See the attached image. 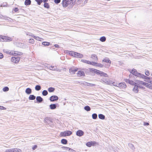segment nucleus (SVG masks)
<instances>
[{
    "mask_svg": "<svg viewBox=\"0 0 152 152\" xmlns=\"http://www.w3.org/2000/svg\"><path fill=\"white\" fill-rule=\"evenodd\" d=\"M76 0H67V8H71L73 6Z\"/></svg>",
    "mask_w": 152,
    "mask_h": 152,
    "instance_id": "1",
    "label": "nucleus"
},
{
    "mask_svg": "<svg viewBox=\"0 0 152 152\" xmlns=\"http://www.w3.org/2000/svg\"><path fill=\"white\" fill-rule=\"evenodd\" d=\"M20 59V57H12L11 59V61L13 63L17 64L18 63Z\"/></svg>",
    "mask_w": 152,
    "mask_h": 152,
    "instance_id": "2",
    "label": "nucleus"
},
{
    "mask_svg": "<svg viewBox=\"0 0 152 152\" xmlns=\"http://www.w3.org/2000/svg\"><path fill=\"white\" fill-rule=\"evenodd\" d=\"M131 73L133 75L139 77H140L141 74L140 73H138L137 70L134 69H132Z\"/></svg>",
    "mask_w": 152,
    "mask_h": 152,
    "instance_id": "3",
    "label": "nucleus"
},
{
    "mask_svg": "<svg viewBox=\"0 0 152 152\" xmlns=\"http://www.w3.org/2000/svg\"><path fill=\"white\" fill-rule=\"evenodd\" d=\"M3 42H10L12 41V38L11 37L6 36H3Z\"/></svg>",
    "mask_w": 152,
    "mask_h": 152,
    "instance_id": "4",
    "label": "nucleus"
},
{
    "mask_svg": "<svg viewBox=\"0 0 152 152\" xmlns=\"http://www.w3.org/2000/svg\"><path fill=\"white\" fill-rule=\"evenodd\" d=\"M117 87L120 88L121 89H124L125 88L126 86L125 83L123 82L118 84Z\"/></svg>",
    "mask_w": 152,
    "mask_h": 152,
    "instance_id": "5",
    "label": "nucleus"
},
{
    "mask_svg": "<svg viewBox=\"0 0 152 152\" xmlns=\"http://www.w3.org/2000/svg\"><path fill=\"white\" fill-rule=\"evenodd\" d=\"M12 55H14V56H20L23 55V53L20 52H16L15 51H12V52L11 53Z\"/></svg>",
    "mask_w": 152,
    "mask_h": 152,
    "instance_id": "6",
    "label": "nucleus"
},
{
    "mask_svg": "<svg viewBox=\"0 0 152 152\" xmlns=\"http://www.w3.org/2000/svg\"><path fill=\"white\" fill-rule=\"evenodd\" d=\"M137 84H141L145 86H146V85H148V83L145 82L143 81L140 80H137L136 81Z\"/></svg>",
    "mask_w": 152,
    "mask_h": 152,
    "instance_id": "7",
    "label": "nucleus"
},
{
    "mask_svg": "<svg viewBox=\"0 0 152 152\" xmlns=\"http://www.w3.org/2000/svg\"><path fill=\"white\" fill-rule=\"evenodd\" d=\"M96 144V142L95 141L89 142L86 143V145L88 147H91L92 145H94Z\"/></svg>",
    "mask_w": 152,
    "mask_h": 152,
    "instance_id": "8",
    "label": "nucleus"
},
{
    "mask_svg": "<svg viewBox=\"0 0 152 152\" xmlns=\"http://www.w3.org/2000/svg\"><path fill=\"white\" fill-rule=\"evenodd\" d=\"M84 134V132L81 130H79L76 132V135L78 136L81 137Z\"/></svg>",
    "mask_w": 152,
    "mask_h": 152,
    "instance_id": "9",
    "label": "nucleus"
},
{
    "mask_svg": "<svg viewBox=\"0 0 152 152\" xmlns=\"http://www.w3.org/2000/svg\"><path fill=\"white\" fill-rule=\"evenodd\" d=\"M133 91L135 93H137L139 91L138 86L135 84L134 85V87L133 89Z\"/></svg>",
    "mask_w": 152,
    "mask_h": 152,
    "instance_id": "10",
    "label": "nucleus"
},
{
    "mask_svg": "<svg viewBox=\"0 0 152 152\" xmlns=\"http://www.w3.org/2000/svg\"><path fill=\"white\" fill-rule=\"evenodd\" d=\"M58 99V97L56 96H52L50 97V100L53 102L57 100Z\"/></svg>",
    "mask_w": 152,
    "mask_h": 152,
    "instance_id": "11",
    "label": "nucleus"
},
{
    "mask_svg": "<svg viewBox=\"0 0 152 152\" xmlns=\"http://www.w3.org/2000/svg\"><path fill=\"white\" fill-rule=\"evenodd\" d=\"M74 57L76 58H82L83 57V55L82 54L76 52L75 55H74Z\"/></svg>",
    "mask_w": 152,
    "mask_h": 152,
    "instance_id": "12",
    "label": "nucleus"
},
{
    "mask_svg": "<svg viewBox=\"0 0 152 152\" xmlns=\"http://www.w3.org/2000/svg\"><path fill=\"white\" fill-rule=\"evenodd\" d=\"M69 72L71 74H73L75 73L77 71V69H75L74 68H72L69 69Z\"/></svg>",
    "mask_w": 152,
    "mask_h": 152,
    "instance_id": "13",
    "label": "nucleus"
},
{
    "mask_svg": "<svg viewBox=\"0 0 152 152\" xmlns=\"http://www.w3.org/2000/svg\"><path fill=\"white\" fill-rule=\"evenodd\" d=\"M98 74L102 76L105 77H107V75L106 73L99 70V72H98Z\"/></svg>",
    "mask_w": 152,
    "mask_h": 152,
    "instance_id": "14",
    "label": "nucleus"
},
{
    "mask_svg": "<svg viewBox=\"0 0 152 152\" xmlns=\"http://www.w3.org/2000/svg\"><path fill=\"white\" fill-rule=\"evenodd\" d=\"M88 64H90V65H94V66H100L101 65V64H98L96 63V62H91V61H89V63Z\"/></svg>",
    "mask_w": 152,
    "mask_h": 152,
    "instance_id": "15",
    "label": "nucleus"
},
{
    "mask_svg": "<svg viewBox=\"0 0 152 152\" xmlns=\"http://www.w3.org/2000/svg\"><path fill=\"white\" fill-rule=\"evenodd\" d=\"M76 53V52H75L67 50V55L68 54L69 55L72 56L73 57H74V55H75V54Z\"/></svg>",
    "mask_w": 152,
    "mask_h": 152,
    "instance_id": "16",
    "label": "nucleus"
},
{
    "mask_svg": "<svg viewBox=\"0 0 152 152\" xmlns=\"http://www.w3.org/2000/svg\"><path fill=\"white\" fill-rule=\"evenodd\" d=\"M91 58L95 61H97L98 60L97 56L95 54L92 55L91 56Z\"/></svg>",
    "mask_w": 152,
    "mask_h": 152,
    "instance_id": "17",
    "label": "nucleus"
},
{
    "mask_svg": "<svg viewBox=\"0 0 152 152\" xmlns=\"http://www.w3.org/2000/svg\"><path fill=\"white\" fill-rule=\"evenodd\" d=\"M36 100L39 103H41L43 101L42 98L40 96H37L36 98Z\"/></svg>",
    "mask_w": 152,
    "mask_h": 152,
    "instance_id": "18",
    "label": "nucleus"
},
{
    "mask_svg": "<svg viewBox=\"0 0 152 152\" xmlns=\"http://www.w3.org/2000/svg\"><path fill=\"white\" fill-rule=\"evenodd\" d=\"M90 70L91 72L96 73L97 74H98V72H99V70H97L94 68H90Z\"/></svg>",
    "mask_w": 152,
    "mask_h": 152,
    "instance_id": "19",
    "label": "nucleus"
},
{
    "mask_svg": "<svg viewBox=\"0 0 152 152\" xmlns=\"http://www.w3.org/2000/svg\"><path fill=\"white\" fill-rule=\"evenodd\" d=\"M33 38H34V39H36L37 40L39 41H41L42 40H43V39L41 38H40V37H38V36H32Z\"/></svg>",
    "mask_w": 152,
    "mask_h": 152,
    "instance_id": "20",
    "label": "nucleus"
},
{
    "mask_svg": "<svg viewBox=\"0 0 152 152\" xmlns=\"http://www.w3.org/2000/svg\"><path fill=\"white\" fill-rule=\"evenodd\" d=\"M31 88H28L26 89V93L28 94H29L31 93Z\"/></svg>",
    "mask_w": 152,
    "mask_h": 152,
    "instance_id": "21",
    "label": "nucleus"
},
{
    "mask_svg": "<svg viewBox=\"0 0 152 152\" xmlns=\"http://www.w3.org/2000/svg\"><path fill=\"white\" fill-rule=\"evenodd\" d=\"M112 81L108 82V81H106V82H105V83L107 84H110V83H112L114 86L117 87V86H118V84H116V83H115L114 82H113L112 83Z\"/></svg>",
    "mask_w": 152,
    "mask_h": 152,
    "instance_id": "22",
    "label": "nucleus"
},
{
    "mask_svg": "<svg viewBox=\"0 0 152 152\" xmlns=\"http://www.w3.org/2000/svg\"><path fill=\"white\" fill-rule=\"evenodd\" d=\"M140 77L146 79H150L149 77L146 76L142 74H141V75L140 76Z\"/></svg>",
    "mask_w": 152,
    "mask_h": 152,
    "instance_id": "23",
    "label": "nucleus"
},
{
    "mask_svg": "<svg viewBox=\"0 0 152 152\" xmlns=\"http://www.w3.org/2000/svg\"><path fill=\"white\" fill-rule=\"evenodd\" d=\"M98 117L99 118L102 120L104 119L105 118V116L102 114H99Z\"/></svg>",
    "mask_w": 152,
    "mask_h": 152,
    "instance_id": "24",
    "label": "nucleus"
},
{
    "mask_svg": "<svg viewBox=\"0 0 152 152\" xmlns=\"http://www.w3.org/2000/svg\"><path fill=\"white\" fill-rule=\"evenodd\" d=\"M102 61L108 63L110 64L111 63V61L108 58L104 59L102 60Z\"/></svg>",
    "mask_w": 152,
    "mask_h": 152,
    "instance_id": "25",
    "label": "nucleus"
},
{
    "mask_svg": "<svg viewBox=\"0 0 152 152\" xmlns=\"http://www.w3.org/2000/svg\"><path fill=\"white\" fill-rule=\"evenodd\" d=\"M51 109L53 110L56 108V105L55 104H51L50 106Z\"/></svg>",
    "mask_w": 152,
    "mask_h": 152,
    "instance_id": "26",
    "label": "nucleus"
},
{
    "mask_svg": "<svg viewBox=\"0 0 152 152\" xmlns=\"http://www.w3.org/2000/svg\"><path fill=\"white\" fill-rule=\"evenodd\" d=\"M62 4L63 7H66V0H63Z\"/></svg>",
    "mask_w": 152,
    "mask_h": 152,
    "instance_id": "27",
    "label": "nucleus"
},
{
    "mask_svg": "<svg viewBox=\"0 0 152 152\" xmlns=\"http://www.w3.org/2000/svg\"><path fill=\"white\" fill-rule=\"evenodd\" d=\"M77 74L80 76H84L85 75L84 72L82 71H79L77 72Z\"/></svg>",
    "mask_w": 152,
    "mask_h": 152,
    "instance_id": "28",
    "label": "nucleus"
},
{
    "mask_svg": "<svg viewBox=\"0 0 152 152\" xmlns=\"http://www.w3.org/2000/svg\"><path fill=\"white\" fill-rule=\"evenodd\" d=\"M31 1L30 0H26L25 2V4L26 5H29L31 4Z\"/></svg>",
    "mask_w": 152,
    "mask_h": 152,
    "instance_id": "29",
    "label": "nucleus"
},
{
    "mask_svg": "<svg viewBox=\"0 0 152 152\" xmlns=\"http://www.w3.org/2000/svg\"><path fill=\"white\" fill-rule=\"evenodd\" d=\"M35 96L34 95H30L29 97V99L31 100H33L35 99Z\"/></svg>",
    "mask_w": 152,
    "mask_h": 152,
    "instance_id": "30",
    "label": "nucleus"
},
{
    "mask_svg": "<svg viewBox=\"0 0 152 152\" xmlns=\"http://www.w3.org/2000/svg\"><path fill=\"white\" fill-rule=\"evenodd\" d=\"M84 109L87 111H90L91 110V108L88 106H85L84 107Z\"/></svg>",
    "mask_w": 152,
    "mask_h": 152,
    "instance_id": "31",
    "label": "nucleus"
},
{
    "mask_svg": "<svg viewBox=\"0 0 152 152\" xmlns=\"http://www.w3.org/2000/svg\"><path fill=\"white\" fill-rule=\"evenodd\" d=\"M42 44L43 45L45 46H49L50 45V42H43Z\"/></svg>",
    "mask_w": 152,
    "mask_h": 152,
    "instance_id": "32",
    "label": "nucleus"
},
{
    "mask_svg": "<svg viewBox=\"0 0 152 152\" xmlns=\"http://www.w3.org/2000/svg\"><path fill=\"white\" fill-rule=\"evenodd\" d=\"M44 6L47 9H49L50 8V6L48 3H45L44 4Z\"/></svg>",
    "mask_w": 152,
    "mask_h": 152,
    "instance_id": "33",
    "label": "nucleus"
},
{
    "mask_svg": "<svg viewBox=\"0 0 152 152\" xmlns=\"http://www.w3.org/2000/svg\"><path fill=\"white\" fill-rule=\"evenodd\" d=\"M100 40L102 42H104L106 41V38L105 37H101L100 39Z\"/></svg>",
    "mask_w": 152,
    "mask_h": 152,
    "instance_id": "34",
    "label": "nucleus"
},
{
    "mask_svg": "<svg viewBox=\"0 0 152 152\" xmlns=\"http://www.w3.org/2000/svg\"><path fill=\"white\" fill-rule=\"evenodd\" d=\"M56 67L54 66H50L49 67V69L52 70H55L56 69Z\"/></svg>",
    "mask_w": 152,
    "mask_h": 152,
    "instance_id": "35",
    "label": "nucleus"
},
{
    "mask_svg": "<svg viewBox=\"0 0 152 152\" xmlns=\"http://www.w3.org/2000/svg\"><path fill=\"white\" fill-rule=\"evenodd\" d=\"M35 41L33 39H30L28 41L29 43L31 44H33L34 43Z\"/></svg>",
    "mask_w": 152,
    "mask_h": 152,
    "instance_id": "36",
    "label": "nucleus"
},
{
    "mask_svg": "<svg viewBox=\"0 0 152 152\" xmlns=\"http://www.w3.org/2000/svg\"><path fill=\"white\" fill-rule=\"evenodd\" d=\"M97 117V115L96 113H94L92 115V118L94 119H96Z\"/></svg>",
    "mask_w": 152,
    "mask_h": 152,
    "instance_id": "37",
    "label": "nucleus"
},
{
    "mask_svg": "<svg viewBox=\"0 0 152 152\" xmlns=\"http://www.w3.org/2000/svg\"><path fill=\"white\" fill-rule=\"evenodd\" d=\"M41 86L39 85H37L35 87V89L37 91H39L41 89Z\"/></svg>",
    "mask_w": 152,
    "mask_h": 152,
    "instance_id": "38",
    "label": "nucleus"
},
{
    "mask_svg": "<svg viewBox=\"0 0 152 152\" xmlns=\"http://www.w3.org/2000/svg\"><path fill=\"white\" fill-rule=\"evenodd\" d=\"M13 151L14 152H22L20 149L17 148H13Z\"/></svg>",
    "mask_w": 152,
    "mask_h": 152,
    "instance_id": "39",
    "label": "nucleus"
},
{
    "mask_svg": "<svg viewBox=\"0 0 152 152\" xmlns=\"http://www.w3.org/2000/svg\"><path fill=\"white\" fill-rule=\"evenodd\" d=\"M61 136V137L65 136L66 135V132H61L60 134Z\"/></svg>",
    "mask_w": 152,
    "mask_h": 152,
    "instance_id": "40",
    "label": "nucleus"
},
{
    "mask_svg": "<svg viewBox=\"0 0 152 152\" xmlns=\"http://www.w3.org/2000/svg\"><path fill=\"white\" fill-rule=\"evenodd\" d=\"M48 94L47 91L46 90H44L42 92V94L43 96H46Z\"/></svg>",
    "mask_w": 152,
    "mask_h": 152,
    "instance_id": "41",
    "label": "nucleus"
},
{
    "mask_svg": "<svg viewBox=\"0 0 152 152\" xmlns=\"http://www.w3.org/2000/svg\"><path fill=\"white\" fill-rule=\"evenodd\" d=\"M54 90V88H53L50 87L48 89V91L49 92H53Z\"/></svg>",
    "mask_w": 152,
    "mask_h": 152,
    "instance_id": "42",
    "label": "nucleus"
},
{
    "mask_svg": "<svg viewBox=\"0 0 152 152\" xmlns=\"http://www.w3.org/2000/svg\"><path fill=\"white\" fill-rule=\"evenodd\" d=\"M9 88L7 87H5L3 88V90L4 91H8Z\"/></svg>",
    "mask_w": 152,
    "mask_h": 152,
    "instance_id": "43",
    "label": "nucleus"
},
{
    "mask_svg": "<svg viewBox=\"0 0 152 152\" xmlns=\"http://www.w3.org/2000/svg\"><path fill=\"white\" fill-rule=\"evenodd\" d=\"M35 1L37 2L38 5H40L41 3L43 1L42 0H35Z\"/></svg>",
    "mask_w": 152,
    "mask_h": 152,
    "instance_id": "44",
    "label": "nucleus"
},
{
    "mask_svg": "<svg viewBox=\"0 0 152 152\" xmlns=\"http://www.w3.org/2000/svg\"><path fill=\"white\" fill-rule=\"evenodd\" d=\"M81 61L83 62V63H85L88 64L89 63V61H87V60H86L81 59Z\"/></svg>",
    "mask_w": 152,
    "mask_h": 152,
    "instance_id": "45",
    "label": "nucleus"
},
{
    "mask_svg": "<svg viewBox=\"0 0 152 152\" xmlns=\"http://www.w3.org/2000/svg\"><path fill=\"white\" fill-rule=\"evenodd\" d=\"M128 145L130 148L132 149H133L134 148L133 145L131 143L129 144Z\"/></svg>",
    "mask_w": 152,
    "mask_h": 152,
    "instance_id": "46",
    "label": "nucleus"
},
{
    "mask_svg": "<svg viewBox=\"0 0 152 152\" xmlns=\"http://www.w3.org/2000/svg\"><path fill=\"white\" fill-rule=\"evenodd\" d=\"M124 81L127 83H128L130 84V81H131V80H129L127 79H124Z\"/></svg>",
    "mask_w": 152,
    "mask_h": 152,
    "instance_id": "47",
    "label": "nucleus"
},
{
    "mask_svg": "<svg viewBox=\"0 0 152 152\" xmlns=\"http://www.w3.org/2000/svg\"><path fill=\"white\" fill-rule=\"evenodd\" d=\"M61 142L64 144H66V140L65 139H63L61 140Z\"/></svg>",
    "mask_w": 152,
    "mask_h": 152,
    "instance_id": "48",
    "label": "nucleus"
},
{
    "mask_svg": "<svg viewBox=\"0 0 152 152\" xmlns=\"http://www.w3.org/2000/svg\"><path fill=\"white\" fill-rule=\"evenodd\" d=\"M5 152H14L13 149H7L6 151Z\"/></svg>",
    "mask_w": 152,
    "mask_h": 152,
    "instance_id": "49",
    "label": "nucleus"
},
{
    "mask_svg": "<svg viewBox=\"0 0 152 152\" xmlns=\"http://www.w3.org/2000/svg\"><path fill=\"white\" fill-rule=\"evenodd\" d=\"M146 86L152 89V85H151L150 84H149L148 83V85H146Z\"/></svg>",
    "mask_w": 152,
    "mask_h": 152,
    "instance_id": "50",
    "label": "nucleus"
},
{
    "mask_svg": "<svg viewBox=\"0 0 152 152\" xmlns=\"http://www.w3.org/2000/svg\"><path fill=\"white\" fill-rule=\"evenodd\" d=\"M130 84L131 85H134L135 84H137V83L134 82V81L132 80H131V81H130Z\"/></svg>",
    "mask_w": 152,
    "mask_h": 152,
    "instance_id": "51",
    "label": "nucleus"
},
{
    "mask_svg": "<svg viewBox=\"0 0 152 152\" xmlns=\"http://www.w3.org/2000/svg\"><path fill=\"white\" fill-rule=\"evenodd\" d=\"M145 74L147 76H149L150 75V73L148 70H145Z\"/></svg>",
    "mask_w": 152,
    "mask_h": 152,
    "instance_id": "52",
    "label": "nucleus"
},
{
    "mask_svg": "<svg viewBox=\"0 0 152 152\" xmlns=\"http://www.w3.org/2000/svg\"><path fill=\"white\" fill-rule=\"evenodd\" d=\"M72 134V132L69 131H67V136H69Z\"/></svg>",
    "mask_w": 152,
    "mask_h": 152,
    "instance_id": "53",
    "label": "nucleus"
},
{
    "mask_svg": "<svg viewBox=\"0 0 152 152\" xmlns=\"http://www.w3.org/2000/svg\"><path fill=\"white\" fill-rule=\"evenodd\" d=\"M0 109L1 110H6V108L1 106H0Z\"/></svg>",
    "mask_w": 152,
    "mask_h": 152,
    "instance_id": "54",
    "label": "nucleus"
},
{
    "mask_svg": "<svg viewBox=\"0 0 152 152\" xmlns=\"http://www.w3.org/2000/svg\"><path fill=\"white\" fill-rule=\"evenodd\" d=\"M61 1V0H55L54 2L56 4L59 3Z\"/></svg>",
    "mask_w": 152,
    "mask_h": 152,
    "instance_id": "55",
    "label": "nucleus"
},
{
    "mask_svg": "<svg viewBox=\"0 0 152 152\" xmlns=\"http://www.w3.org/2000/svg\"><path fill=\"white\" fill-rule=\"evenodd\" d=\"M3 36H2L1 35H0V41L3 42Z\"/></svg>",
    "mask_w": 152,
    "mask_h": 152,
    "instance_id": "56",
    "label": "nucleus"
},
{
    "mask_svg": "<svg viewBox=\"0 0 152 152\" xmlns=\"http://www.w3.org/2000/svg\"><path fill=\"white\" fill-rule=\"evenodd\" d=\"M69 149V150L70 151H71L72 152H74L75 151L72 149H71L67 147V149Z\"/></svg>",
    "mask_w": 152,
    "mask_h": 152,
    "instance_id": "57",
    "label": "nucleus"
},
{
    "mask_svg": "<svg viewBox=\"0 0 152 152\" xmlns=\"http://www.w3.org/2000/svg\"><path fill=\"white\" fill-rule=\"evenodd\" d=\"M12 52V51H8L6 52V53L12 55L11 53Z\"/></svg>",
    "mask_w": 152,
    "mask_h": 152,
    "instance_id": "58",
    "label": "nucleus"
},
{
    "mask_svg": "<svg viewBox=\"0 0 152 152\" xmlns=\"http://www.w3.org/2000/svg\"><path fill=\"white\" fill-rule=\"evenodd\" d=\"M144 81L146 82H147L149 83H151V84H152V81H151L150 80H148V81H146V80H145Z\"/></svg>",
    "mask_w": 152,
    "mask_h": 152,
    "instance_id": "59",
    "label": "nucleus"
},
{
    "mask_svg": "<svg viewBox=\"0 0 152 152\" xmlns=\"http://www.w3.org/2000/svg\"><path fill=\"white\" fill-rule=\"evenodd\" d=\"M18 10H18V8L17 7L15 8L14 9V10L15 12H17L18 11Z\"/></svg>",
    "mask_w": 152,
    "mask_h": 152,
    "instance_id": "60",
    "label": "nucleus"
},
{
    "mask_svg": "<svg viewBox=\"0 0 152 152\" xmlns=\"http://www.w3.org/2000/svg\"><path fill=\"white\" fill-rule=\"evenodd\" d=\"M37 147V145H34L32 148V149L33 150H34L36 149Z\"/></svg>",
    "mask_w": 152,
    "mask_h": 152,
    "instance_id": "61",
    "label": "nucleus"
},
{
    "mask_svg": "<svg viewBox=\"0 0 152 152\" xmlns=\"http://www.w3.org/2000/svg\"><path fill=\"white\" fill-rule=\"evenodd\" d=\"M3 57V55L2 53H0V58H2Z\"/></svg>",
    "mask_w": 152,
    "mask_h": 152,
    "instance_id": "62",
    "label": "nucleus"
},
{
    "mask_svg": "<svg viewBox=\"0 0 152 152\" xmlns=\"http://www.w3.org/2000/svg\"><path fill=\"white\" fill-rule=\"evenodd\" d=\"M149 125V123L147 122H145L144 123V125L145 126H148Z\"/></svg>",
    "mask_w": 152,
    "mask_h": 152,
    "instance_id": "63",
    "label": "nucleus"
},
{
    "mask_svg": "<svg viewBox=\"0 0 152 152\" xmlns=\"http://www.w3.org/2000/svg\"><path fill=\"white\" fill-rule=\"evenodd\" d=\"M54 46L56 47V48H58V47H59V45H57V44H56L54 45Z\"/></svg>",
    "mask_w": 152,
    "mask_h": 152,
    "instance_id": "64",
    "label": "nucleus"
}]
</instances>
